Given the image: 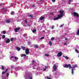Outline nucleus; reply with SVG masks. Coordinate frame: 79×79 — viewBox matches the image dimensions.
<instances>
[{
    "label": "nucleus",
    "instance_id": "de8ad7c7",
    "mask_svg": "<svg viewBox=\"0 0 79 79\" xmlns=\"http://www.w3.org/2000/svg\"><path fill=\"white\" fill-rule=\"evenodd\" d=\"M64 45H67V44H66V43H65V44H64Z\"/></svg>",
    "mask_w": 79,
    "mask_h": 79
},
{
    "label": "nucleus",
    "instance_id": "f8f14e48",
    "mask_svg": "<svg viewBox=\"0 0 79 79\" xmlns=\"http://www.w3.org/2000/svg\"><path fill=\"white\" fill-rule=\"evenodd\" d=\"M45 18V17H44L41 16L40 18V19L41 20V21H42V20H43Z\"/></svg>",
    "mask_w": 79,
    "mask_h": 79
},
{
    "label": "nucleus",
    "instance_id": "9b49d317",
    "mask_svg": "<svg viewBox=\"0 0 79 79\" xmlns=\"http://www.w3.org/2000/svg\"><path fill=\"white\" fill-rule=\"evenodd\" d=\"M59 18H60V17H58V15L57 17H56V18H54L53 20H54V21H55L56 20H57V19H59Z\"/></svg>",
    "mask_w": 79,
    "mask_h": 79
},
{
    "label": "nucleus",
    "instance_id": "4468645a",
    "mask_svg": "<svg viewBox=\"0 0 79 79\" xmlns=\"http://www.w3.org/2000/svg\"><path fill=\"white\" fill-rule=\"evenodd\" d=\"M76 34L78 35H79V29L77 31V32Z\"/></svg>",
    "mask_w": 79,
    "mask_h": 79
},
{
    "label": "nucleus",
    "instance_id": "37998d69",
    "mask_svg": "<svg viewBox=\"0 0 79 79\" xmlns=\"http://www.w3.org/2000/svg\"><path fill=\"white\" fill-rule=\"evenodd\" d=\"M52 2H55V0H52Z\"/></svg>",
    "mask_w": 79,
    "mask_h": 79
},
{
    "label": "nucleus",
    "instance_id": "f704fd0d",
    "mask_svg": "<svg viewBox=\"0 0 79 79\" xmlns=\"http://www.w3.org/2000/svg\"><path fill=\"white\" fill-rule=\"evenodd\" d=\"M44 68L45 69H47V68H48V66H44Z\"/></svg>",
    "mask_w": 79,
    "mask_h": 79
},
{
    "label": "nucleus",
    "instance_id": "09e8293b",
    "mask_svg": "<svg viewBox=\"0 0 79 79\" xmlns=\"http://www.w3.org/2000/svg\"><path fill=\"white\" fill-rule=\"evenodd\" d=\"M65 40H68V39L67 38H65Z\"/></svg>",
    "mask_w": 79,
    "mask_h": 79
},
{
    "label": "nucleus",
    "instance_id": "a18cd8bd",
    "mask_svg": "<svg viewBox=\"0 0 79 79\" xmlns=\"http://www.w3.org/2000/svg\"><path fill=\"white\" fill-rule=\"evenodd\" d=\"M54 27V26L52 27V29H53Z\"/></svg>",
    "mask_w": 79,
    "mask_h": 79
},
{
    "label": "nucleus",
    "instance_id": "e433bc0d",
    "mask_svg": "<svg viewBox=\"0 0 79 79\" xmlns=\"http://www.w3.org/2000/svg\"><path fill=\"white\" fill-rule=\"evenodd\" d=\"M7 71H8V69H6V71H5V72L6 73Z\"/></svg>",
    "mask_w": 79,
    "mask_h": 79
},
{
    "label": "nucleus",
    "instance_id": "f257e3e1",
    "mask_svg": "<svg viewBox=\"0 0 79 79\" xmlns=\"http://www.w3.org/2000/svg\"><path fill=\"white\" fill-rule=\"evenodd\" d=\"M59 12L60 13V14L58 15V17L61 18L63 16H64V14H63L64 13V10H59Z\"/></svg>",
    "mask_w": 79,
    "mask_h": 79
},
{
    "label": "nucleus",
    "instance_id": "c03bdc74",
    "mask_svg": "<svg viewBox=\"0 0 79 79\" xmlns=\"http://www.w3.org/2000/svg\"><path fill=\"white\" fill-rule=\"evenodd\" d=\"M63 26L62 25H61L60 26V27H63Z\"/></svg>",
    "mask_w": 79,
    "mask_h": 79
},
{
    "label": "nucleus",
    "instance_id": "4c0bfd02",
    "mask_svg": "<svg viewBox=\"0 0 79 79\" xmlns=\"http://www.w3.org/2000/svg\"><path fill=\"white\" fill-rule=\"evenodd\" d=\"M53 12H51L50 13V15H53Z\"/></svg>",
    "mask_w": 79,
    "mask_h": 79
},
{
    "label": "nucleus",
    "instance_id": "20e7f679",
    "mask_svg": "<svg viewBox=\"0 0 79 79\" xmlns=\"http://www.w3.org/2000/svg\"><path fill=\"white\" fill-rule=\"evenodd\" d=\"M73 15L74 16H75V17L79 18V15L78 13L75 12H74L73 13Z\"/></svg>",
    "mask_w": 79,
    "mask_h": 79
},
{
    "label": "nucleus",
    "instance_id": "423d86ee",
    "mask_svg": "<svg viewBox=\"0 0 79 79\" xmlns=\"http://www.w3.org/2000/svg\"><path fill=\"white\" fill-rule=\"evenodd\" d=\"M62 56V52H60L58 53L57 55V56H58V57H60V56Z\"/></svg>",
    "mask_w": 79,
    "mask_h": 79
},
{
    "label": "nucleus",
    "instance_id": "2eb2a0df",
    "mask_svg": "<svg viewBox=\"0 0 79 79\" xmlns=\"http://www.w3.org/2000/svg\"><path fill=\"white\" fill-rule=\"evenodd\" d=\"M34 48H38L39 47V46H38V45H35L34 46Z\"/></svg>",
    "mask_w": 79,
    "mask_h": 79
},
{
    "label": "nucleus",
    "instance_id": "412c9836",
    "mask_svg": "<svg viewBox=\"0 0 79 79\" xmlns=\"http://www.w3.org/2000/svg\"><path fill=\"white\" fill-rule=\"evenodd\" d=\"M16 49L17 50H21V48H19V47H17L16 48Z\"/></svg>",
    "mask_w": 79,
    "mask_h": 79
},
{
    "label": "nucleus",
    "instance_id": "39448f33",
    "mask_svg": "<svg viewBox=\"0 0 79 79\" xmlns=\"http://www.w3.org/2000/svg\"><path fill=\"white\" fill-rule=\"evenodd\" d=\"M57 68H58V66L56 65V64H55L53 66V70L54 71H56L57 69Z\"/></svg>",
    "mask_w": 79,
    "mask_h": 79
},
{
    "label": "nucleus",
    "instance_id": "2f4dec72",
    "mask_svg": "<svg viewBox=\"0 0 79 79\" xmlns=\"http://www.w3.org/2000/svg\"><path fill=\"white\" fill-rule=\"evenodd\" d=\"M29 17H31V18H32V17H33V16H32V15H28Z\"/></svg>",
    "mask_w": 79,
    "mask_h": 79
},
{
    "label": "nucleus",
    "instance_id": "0eeeda50",
    "mask_svg": "<svg viewBox=\"0 0 79 79\" xmlns=\"http://www.w3.org/2000/svg\"><path fill=\"white\" fill-rule=\"evenodd\" d=\"M6 43V44H9L10 42V39L7 38L5 41Z\"/></svg>",
    "mask_w": 79,
    "mask_h": 79
},
{
    "label": "nucleus",
    "instance_id": "f3484780",
    "mask_svg": "<svg viewBox=\"0 0 79 79\" xmlns=\"http://www.w3.org/2000/svg\"><path fill=\"white\" fill-rule=\"evenodd\" d=\"M27 19H26L24 21V23H27Z\"/></svg>",
    "mask_w": 79,
    "mask_h": 79
},
{
    "label": "nucleus",
    "instance_id": "603ef678",
    "mask_svg": "<svg viewBox=\"0 0 79 79\" xmlns=\"http://www.w3.org/2000/svg\"><path fill=\"white\" fill-rule=\"evenodd\" d=\"M26 50H28V49H27Z\"/></svg>",
    "mask_w": 79,
    "mask_h": 79
},
{
    "label": "nucleus",
    "instance_id": "6e6552de",
    "mask_svg": "<svg viewBox=\"0 0 79 79\" xmlns=\"http://www.w3.org/2000/svg\"><path fill=\"white\" fill-rule=\"evenodd\" d=\"M20 29H21V28L20 27H19L18 28H15V31L16 32H18V31H19Z\"/></svg>",
    "mask_w": 79,
    "mask_h": 79
},
{
    "label": "nucleus",
    "instance_id": "6ab92c4d",
    "mask_svg": "<svg viewBox=\"0 0 79 79\" xmlns=\"http://www.w3.org/2000/svg\"><path fill=\"white\" fill-rule=\"evenodd\" d=\"M14 14H15V12L12 11L11 12V15H13Z\"/></svg>",
    "mask_w": 79,
    "mask_h": 79
},
{
    "label": "nucleus",
    "instance_id": "ddd939ff",
    "mask_svg": "<svg viewBox=\"0 0 79 79\" xmlns=\"http://www.w3.org/2000/svg\"><path fill=\"white\" fill-rule=\"evenodd\" d=\"M23 56H26V55L25 54H22L21 56V57H23Z\"/></svg>",
    "mask_w": 79,
    "mask_h": 79
},
{
    "label": "nucleus",
    "instance_id": "473e14b6",
    "mask_svg": "<svg viewBox=\"0 0 79 79\" xmlns=\"http://www.w3.org/2000/svg\"><path fill=\"white\" fill-rule=\"evenodd\" d=\"M45 56H49V55L47 54H45Z\"/></svg>",
    "mask_w": 79,
    "mask_h": 79
},
{
    "label": "nucleus",
    "instance_id": "a19ab883",
    "mask_svg": "<svg viewBox=\"0 0 79 79\" xmlns=\"http://www.w3.org/2000/svg\"><path fill=\"white\" fill-rule=\"evenodd\" d=\"M24 37H26V36H27V34H24L23 35Z\"/></svg>",
    "mask_w": 79,
    "mask_h": 79
},
{
    "label": "nucleus",
    "instance_id": "bb28decb",
    "mask_svg": "<svg viewBox=\"0 0 79 79\" xmlns=\"http://www.w3.org/2000/svg\"><path fill=\"white\" fill-rule=\"evenodd\" d=\"M2 70H4V67L3 66H2Z\"/></svg>",
    "mask_w": 79,
    "mask_h": 79
},
{
    "label": "nucleus",
    "instance_id": "864d4df0",
    "mask_svg": "<svg viewBox=\"0 0 79 79\" xmlns=\"http://www.w3.org/2000/svg\"><path fill=\"white\" fill-rule=\"evenodd\" d=\"M0 39H1V38H0Z\"/></svg>",
    "mask_w": 79,
    "mask_h": 79
},
{
    "label": "nucleus",
    "instance_id": "f03ea898",
    "mask_svg": "<svg viewBox=\"0 0 79 79\" xmlns=\"http://www.w3.org/2000/svg\"><path fill=\"white\" fill-rule=\"evenodd\" d=\"M77 65H76V64H74V65H73L72 66V67H71V68L72 69V74H73V73H74V69H74V68H76V67H77Z\"/></svg>",
    "mask_w": 79,
    "mask_h": 79
},
{
    "label": "nucleus",
    "instance_id": "dca6fc26",
    "mask_svg": "<svg viewBox=\"0 0 79 79\" xmlns=\"http://www.w3.org/2000/svg\"><path fill=\"white\" fill-rule=\"evenodd\" d=\"M21 48L23 50H24V49H25V48H26L25 47H24L23 46H21Z\"/></svg>",
    "mask_w": 79,
    "mask_h": 79
},
{
    "label": "nucleus",
    "instance_id": "c9c22d12",
    "mask_svg": "<svg viewBox=\"0 0 79 79\" xmlns=\"http://www.w3.org/2000/svg\"><path fill=\"white\" fill-rule=\"evenodd\" d=\"M13 40H14L13 38H11L10 39V41H12Z\"/></svg>",
    "mask_w": 79,
    "mask_h": 79
},
{
    "label": "nucleus",
    "instance_id": "3c124183",
    "mask_svg": "<svg viewBox=\"0 0 79 79\" xmlns=\"http://www.w3.org/2000/svg\"><path fill=\"white\" fill-rule=\"evenodd\" d=\"M16 68H18H18H18V67H16Z\"/></svg>",
    "mask_w": 79,
    "mask_h": 79
},
{
    "label": "nucleus",
    "instance_id": "393cba45",
    "mask_svg": "<svg viewBox=\"0 0 79 79\" xmlns=\"http://www.w3.org/2000/svg\"><path fill=\"white\" fill-rule=\"evenodd\" d=\"M2 32L4 34H6V31H3Z\"/></svg>",
    "mask_w": 79,
    "mask_h": 79
},
{
    "label": "nucleus",
    "instance_id": "7c9ffc66",
    "mask_svg": "<svg viewBox=\"0 0 79 79\" xmlns=\"http://www.w3.org/2000/svg\"><path fill=\"white\" fill-rule=\"evenodd\" d=\"M44 39V37H42L40 39V40H42V39Z\"/></svg>",
    "mask_w": 79,
    "mask_h": 79
},
{
    "label": "nucleus",
    "instance_id": "a878e982",
    "mask_svg": "<svg viewBox=\"0 0 79 79\" xmlns=\"http://www.w3.org/2000/svg\"><path fill=\"white\" fill-rule=\"evenodd\" d=\"M6 73L5 72H2V74H5Z\"/></svg>",
    "mask_w": 79,
    "mask_h": 79
},
{
    "label": "nucleus",
    "instance_id": "49530a36",
    "mask_svg": "<svg viewBox=\"0 0 79 79\" xmlns=\"http://www.w3.org/2000/svg\"><path fill=\"white\" fill-rule=\"evenodd\" d=\"M14 58V56H11V58Z\"/></svg>",
    "mask_w": 79,
    "mask_h": 79
},
{
    "label": "nucleus",
    "instance_id": "a211bd4d",
    "mask_svg": "<svg viewBox=\"0 0 79 79\" xmlns=\"http://www.w3.org/2000/svg\"><path fill=\"white\" fill-rule=\"evenodd\" d=\"M49 43L50 46H52V42L49 41Z\"/></svg>",
    "mask_w": 79,
    "mask_h": 79
},
{
    "label": "nucleus",
    "instance_id": "9d476101",
    "mask_svg": "<svg viewBox=\"0 0 79 79\" xmlns=\"http://www.w3.org/2000/svg\"><path fill=\"white\" fill-rule=\"evenodd\" d=\"M26 79H32V75H29L27 77H26Z\"/></svg>",
    "mask_w": 79,
    "mask_h": 79
},
{
    "label": "nucleus",
    "instance_id": "7ed1b4c3",
    "mask_svg": "<svg viewBox=\"0 0 79 79\" xmlns=\"http://www.w3.org/2000/svg\"><path fill=\"white\" fill-rule=\"evenodd\" d=\"M63 67L64 68H69V69H70L71 68V65L70 64H69L68 65L65 64L63 65Z\"/></svg>",
    "mask_w": 79,
    "mask_h": 79
},
{
    "label": "nucleus",
    "instance_id": "58836bf2",
    "mask_svg": "<svg viewBox=\"0 0 79 79\" xmlns=\"http://www.w3.org/2000/svg\"><path fill=\"white\" fill-rule=\"evenodd\" d=\"M46 69H44V70H43V71H46Z\"/></svg>",
    "mask_w": 79,
    "mask_h": 79
},
{
    "label": "nucleus",
    "instance_id": "5701e85b",
    "mask_svg": "<svg viewBox=\"0 0 79 79\" xmlns=\"http://www.w3.org/2000/svg\"><path fill=\"white\" fill-rule=\"evenodd\" d=\"M15 60H18V58L16 57H15Z\"/></svg>",
    "mask_w": 79,
    "mask_h": 79
},
{
    "label": "nucleus",
    "instance_id": "1a4fd4ad",
    "mask_svg": "<svg viewBox=\"0 0 79 79\" xmlns=\"http://www.w3.org/2000/svg\"><path fill=\"white\" fill-rule=\"evenodd\" d=\"M25 53L26 55H29V50H26L25 51Z\"/></svg>",
    "mask_w": 79,
    "mask_h": 79
},
{
    "label": "nucleus",
    "instance_id": "c85d7f7f",
    "mask_svg": "<svg viewBox=\"0 0 79 79\" xmlns=\"http://www.w3.org/2000/svg\"><path fill=\"white\" fill-rule=\"evenodd\" d=\"M6 75H7V77H8V76H9V73H6Z\"/></svg>",
    "mask_w": 79,
    "mask_h": 79
},
{
    "label": "nucleus",
    "instance_id": "cd10ccee",
    "mask_svg": "<svg viewBox=\"0 0 79 79\" xmlns=\"http://www.w3.org/2000/svg\"><path fill=\"white\" fill-rule=\"evenodd\" d=\"M75 51L77 53H79V51H78V50H75Z\"/></svg>",
    "mask_w": 79,
    "mask_h": 79
},
{
    "label": "nucleus",
    "instance_id": "79ce46f5",
    "mask_svg": "<svg viewBox=\"0 0 79 79\" xmlns=\"http://www.w3.org/2000/svg\"><path fill=\"white\" fill-rule=\"evenodd\" d=\"M71 0H69V4H70V3H71V2H71Z\"/></svg>",
    "mask_w": 79,
    "mask_h": 79
},
{
    "label": "nucleus",
    "instance_id": "72a5a7b5",
    "mask_svg": "<svg viewBox=\"0 0 79 79\" xmlns=\"http://www.w3.org/2000/svg\"><path fill=\"white\" fill-rule=\"evenodd\" d=\"M65 58L66 59V60H68V59H69V58H68L67 56H65Z\"/></svg>",
    "mask_w": 79,
    "mask_h": 79
},
{
    "label": "nucleus",
    "instance_id": "aec40b11",
    "mask_svg": "<svg viewBox=\"0 0 79 79\" xmlns=\"http://www.w3.org/2000/svg\"><path fill=\"white\" fill-rule=\"evenodd\" d=\"M6 23H10V21L9 20H7L6 21Z\"/></svg>",
    "mask_w": 79,
    "mask_h": 79
},
{
    "label": "nucleus",
    "instance_id": "4be33fe9",
    "mask_svg": "<svg viewBox=\"0 0 79 79\" xmlns=\"http://www.w3.org/2000/svg\"><path fill=\"white\" fill-rule=\"evenodd\" d=\"M36 32V30L35 29H34L32 31V32L33 33H34V32Z\"/></svg>",
    "mask_w": 79,
    "mask_h": 79
},
{
    "label": "nucleus",
    "instance_id": "c756f323",
    "mask_svg": "<svg viewBox=\"0 0 79 79\" xmlns=\"http://www.w3.org/2000/svg\"><path fill=\"white\" fill-rule=\"evenodd\" d=\"M2 37L3 39H5V35H2Z\"/></svg>",
    "mask_w": 79,
    "mask_h": 79
},
{
    "label": "nucleus",
    "instance_id": "5fc2aeb1",
    "mask_svg": "<svg viewBox=\"0 0 79 79\" xmlns=\"http://www.w3.org/2000/svg\"><path fill=\"white\" fill-rule=\"evenodd\" d=\"M1 5H2V4H1Z\"/></svg>",
    "mask_w": 79,
    "mask_h": 79
},
{
    "label": "nucleus",
    "instance_id": "b1692460",
    "mask_svg": "<svg viewBox=\"0 0 79 79\" xmlns=\"http://www.w3.org/2000/svg\"><path fill=\"white\" fill-rule=\"evenodd\" d=\"M54 39H55V38H54L53 37L51 39V40L52 41L53 40H54Z\"/></svg>",
    "mask_w": 79,
    "mask_h": 79
},
{
    "label": "nucleus",
    "instance_id": "8fccbe9b",
    "mask_svg": "<svg viewBox=\"0 0 79 79\" xmlns=\"http://www.w3.org/2000/svg\"><path fill=\"white\" fill-rule=\"evenodd\" d=\"M18 51H20V50H18Z\"/></svg>",
    "mask_w": 79,
    "mask_h": 79
},
{
    "label": "nucleus",
    "instance_id": "ea45409f",
    "mask_svg": "<svg viewBox=\"0 0 79 79\" xmlns=\"http://www.w3.org/2000/svg\"><path fill=\"white\" fill-rule=\"evenodd\" d=\"M32 62L33 64V63H34L35 62V61L34 60H32Z\"/></svg>",
    "mask_w": 79,
    "mask_h": 79
}]
</instances>
